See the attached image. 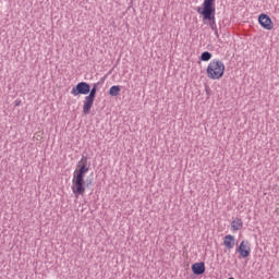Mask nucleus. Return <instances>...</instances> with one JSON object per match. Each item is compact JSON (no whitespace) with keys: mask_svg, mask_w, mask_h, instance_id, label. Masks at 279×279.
Instances as JSON below:
<instances>
[{"mask_svg":"<svg viewBox=\"0 0 279 279\" xmlns=\"http://www.w3.org/2000/svg\"><path fill=\"white\" fill-rule=\"evenodd\" d=\"M192 271L194 276H203V274H206V264L204 262L193 264Z\"/></svg>","mask_w":279,"mask_h":279,"instance_id":"6e6552de","label":"nucleus"},{"mask_svg":"<svg viewBox=\"0 0 279 279\" xmlns=\"http://www.w3.org/2000/svg\"><path fill=\"white\" fill-rule=\"evenodd\" d=\"M240 254V258H247L252 253V247L250 246V241L243 240L238 246L236 251Z\"/></svg>","mask_w":279,"mask_h":279,"instance_id":"423d86ee","label":"nucleus"},{"mask_svg":"<svg viewBox=\"0 0 279 279\" xmlns=\"http://www.w3.org/2000/svg\"><path fill=\"white\" fill-rule=\"evenodd\" d=\"M234 235L228 234L223 239V245L227 247V250H233L234 248Z\"/></svg>","mask_w":279,"mask_h":279,"instance_id":"1a4fd4ad","label":"nucleus"},{"mask_svg":"<svg viewBox=\"0 0 279 279\" xmlns=\"http://www.w3.org/2000/svg\"><path fill=\"white\" fill-rule=\"evenodd\" d=\"M231 228L234 232L241 230V228H243V220L241 218H236L231 222Z\"/></svg>","mask_w":279,"mask_h":279,"instance_id":"9d476101","label":"nucleus"},{"mask_svg":"<svg viewBox=\"0 0 279 279\" xmlns=\"http://www.w3.org/2000/svg\"><path fill=\"white\" fill-rule=\"evenodd\" d=\"M196 12L203 16L204 25H209L213 32H217V19L215 14L217 9L215 0H204L202 7H197Z\"/></svg>","mask_w":279,"mask_h":279,"instance_id":"f03ea898","label":"nucleus"},{"mask_svg":"<svg viewBox=\"0 0 279 279\" xmlns=\"http://www.w3.org/2000/svg\"><path fill=\"white\" fill-rule=\"evenodd\" d=\"M119 93H121V86L113 85L109 89L110 97H119Z\"/></svg>","mask_w":279,"mask_h":279,"instance_id":"9b49d317","label":"nucleus"},{"mask_svg":"<svg viewBox=\"0 0 279 279\" xmlns=\"http://www.w3.org/2000/svg\"><path fill=\"white\" fill-rule=\"evenodd\" d=\"M90 93V84L86 82H80L71 90V95L77 97V95H88Z\"/></svg>","mask_w":279,"mask_h":279,"instance_id":"39448f33","label":"nucleus"},{"mask_svg":"<svg viewBox=\"0 0 279 279\" xmlns=\"http://www.w3.org/2000/svg\"><path fill=\"white\" fill-rule=\"evenodd\" d=\"M213 58V53H210L209 51H204L201 54L199 60H202V62H208L209 60H211Z\"/></svg>","mask_w":279,"mask_h":279,"instance_id":"f8f14e48","label":"nucleus"},{"mask_svg":"<svg viewBox=\"0 0 279 279\" xmlns=\"http://www.w3.org/2000/svg\"><path fill=\"white\" fill-rule=\"evenodd\" d=\"M258 23L263 29L271 31L274 29V21H271V17L269 15L262 13L258 16Z\"/></svg>","mask_w":279,"mask_h":279,"instance_id":"0eeeda50","label":"nucleus"},{"mask_svg":"<svg viewBox=\"0 0 279 279\" xmlns=\"http://www.w3.org/2000/svg\"><path fill=\"white\" fill-rule=\"evenodd\" d=\"M78 167L80 169L74 171L72 179V193L75 195V197H80V195H84V193H86L84 178H86V174L88 171H90L87 156H82L81 160L78 161Z\"/></svg>","mask_w":279,"mask_h":279,"instance_id":"f257e3e1","label":"nucleus"},{"mask_svg":"<svg viewBox=\"0 0 279 279\" xmlns=\"http://www.w3.org/2000/svg\"><path fill=\"white\" fill-rule=\"evenodd\" d=\"M14 105H15L16 107L21 106V100H20V99H16V100L14 101Z\"/></svg>","mask_w":279,"mask_h":279,"instance_id":"4468645a","label":"nucleus"},{"mask_svg":"<svg viewBox=\"0 0 279 279\" xmlns=\"http://www.w3.org/2000/svg\"><path fill=\"white\" fill-rule=\"evenodd\" d=\"M90 184H93V179H86V181H84L85 189L86 186H90Z\"/></svg>","mask_w":279,"mask_h":279,"instance_id":"ddd939ff","label":"nucleus"},{"mask_svg":"<svg viewBox=\"0 0 279 279\" xmlns=\"http://www.w3.org/2000/svg\"><path fill=\"white\" fill-rule=\"evenodd\" d=\"M209 80H221L226 73V64L219 59H213L206 69Z\"/></svg>","mask_w":279,"mask_h":279,"instance_id":"7ed1b4c3","label":"nucleus"},{"mask_svg":"<svg viewBox=\"0 0 279 279\" xmlns=\"http://www.w3.org/2000/svg\"><path fill=\"white\" fill-rule=\"evenodd\" d=\"M106 82V78L102 77L100 78L99 82L94 83L93 87L90 88L89 85V93L87 96H85L84 101H83V113L84 114H89L90 109L93 108V105L95 104V97H97V92L99 90V86Z\"/></svg>","mask_w":279,"mask_h":279,"instance_id":"20e7f679","label":"nucleus"},{"mask_svg":"<svg viewBox=\"0 0 279 279\" xmlns=\"http://www.w3.org/2000/svg\"><path fill=\"white\" fill-rule=\"evenodd\" d=\"M214 34H215L216 38H219V31L218 29L214 31Z\"/></svg>","mask_w":279,"mask_h":279,"instance_id":"2eb2a0df","label":"nucleus"}]
</instances>
